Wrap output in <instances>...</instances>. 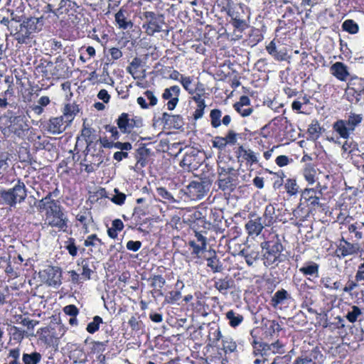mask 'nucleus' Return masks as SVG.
Wrapping results in <instances>:
<instances>
[{
    "instance_id": "f257e3e1",
    "label": "nucleus",
    "mask_w": 364,
    "mask_h": 364,
    "mask_svg": "<svg viewBox=\"0 0 364 364\" xmlns=\"http://www.w3.org/2000/svg\"><path fill=\"white\" fill-rule=\"evenodd\" d=\"M38 208L45 213V224L65 232L68 225V218L60 203L52 198L49 192L46 197L38 201Z\"/></svg>"
},
{
    "instance_id": "f03ea898",
    "label": "nucleus",
    "mask_w": 364,
    "mask_h": 364,
    "mask_svg": "<svg viewBox=\"0 0 364 364\" xmlns=\"http://www.w3.org/2000/svg\"><path fill=\"white\" fill-rule=\"evenodd\" d=\"M261 247L264 251L262 259L265 267L277 265L284 260V256L282 254L284 247L277 237L275 240L262 242Z\"/></svg>"
},
{
    "instance_id": "7ed1b4c3",
    "label": "nucleus",
    "mask_w": 364,
    "mask_h": 364,
    "mask_svg": "<svg viewBox=\"0 0 364 364\" xmlns=\"http://www.w3.org/2000/svg\"><path fill=\"white\" fill-rule=\"evenodd\" d=\"M363 119L362 114L350 112L347 114L345 119H338L334 122L333 129L341 138L347 139L355 128L360 124Z\"/></svg>"
},
{
    "instance_id": "20e7f679",
    "label": "nucleus",
    "mask_w": 364,
    "mask_h": 364,
    "mask_svg": "<svg viewBox=\"0 0 364 364\" xmlns=\"http://www.w3.org/2000/svg\"><path fill=\"white\" fill-rule=\"evenodd\" d=\"M26 196L25 184L18 181L13 188L1 190L0 201L4 205L15 207L17 203H22L26 198Z\"/></svg>"
},
{
    "instance_id": "39448f33",
    "label": "nucleus",
    "mask_w": 364,
    "mask_h": 364,
    "mask_svg": "<svg viewBox=\"0 0 364 364\" xmlns=\"http://www.w3.org/2000/svg\"><path fill=\"white\" fill-rule=\"evenodd\" d=\"M251 343L255 355L265 357L267 359L275 354H284L285 353V346L279 340L268 343L254 339Z\"/></svg>"
},
{
    "instance_id": "423d86ee",
    "label": "nucleus",
    "mask_w": 364,
    "mask_h": 364,
    "mask_svg": "<svg viewBox=\"0 0 364 364\" xmlns=\"http://www.w3.org/2000/svg\"><path fill=\"white\" fill-rule=\"evenodd\" d=\"M218 188L223 191H232L237 186V175L233 168H222L218 172Z\"/></svg>"
},
{
    "instance_id": "0eeeda50",
    "label": "nucleus",
    "mask_w": 364,
    "mask_h": 364,
    "mask_svg": "<svg viewBox=\"0 0 364 364\" xmlns=\"http://www.w3.org/2000/svg\"><path fill=\"white\" fill-rule=\"evenodd\" d=\"M323 360V355L319 348L316 346L310 350H302L293 364H320Z\"/></svg>"
},
{
    "instance_id": "6e6552de",
    "label": "nucleus",
    "mask_w": 364,
    "mask_h": 364,
    "mask_svg": "<svg viewBox=\"0 0 364 364\" xmlns=\"http://www.w3.org/2000/svg\"><path fill=\"white\" fill-rule=\"evenodd\" d=\"M145 17L147 19L146 24L143 26L146 32L149 36H153L156 32L162 30V26L164 23V16L156 15L154 12H146Z\"/></svg>"
},
{
    "instance_id": "1a4fd4ad",
    "label": "nucleus",
    "mask_w": 364,
    "mask_h": 364,
    "mask_svg": "<svg viewBox=\"0 0 364 364\" xmlns=\"http://www.w3.org/2000/svg\"><path fill=\"white\" fill-rule=\"evenodd\" d=\"M118 128L123 133H129L134 127L141 126V121L139 119L131 118L127 113H122L117 119Z\"/></svg>"
},
{
    "instance_id": "9d476101",
    "label": "nucleus",
    "mask_w": 364,
    "mask_h": 364,
    "mask_svg": "<svg viewBox=\"0 0 364 364\" xmlns=\"http://www.w3.org/2000/svg\"><path fill=\"white\" fill-rule=\"evenodd\" d=\"M76 220L77 222L76 226H81L85 233L89 232V227L94 223L90 209L85 207L81 208L76 215Z\"/></svg>"
},
{
    "instance_id": "9b49d317",
    "label": "nucleus",
    "mask_w": 364,
    "mask_h": 364,
    "mask_svg": "<svg viewBox=\"0 0 364 364\" xmlns=\"http://www.w3.org/2000/svg\"><path fill=\"white\" fill-rule=\"evenodd\" d=\"M43 274L49 286H59L61 284V270L59 267L48 266Z\"/></svg>"
},
{
    "instance_id": "f8f14e48",
    "label": "nucleus",
    "mask_w": 364,
    "mask_h": 364,
    "mask_svg": "<svg viewBox=\"0 0 364 364\" xmlns=\"http://www.w3.org/2000/svg\"><path fill=\"white\" fill-rule=\"evenodd\" d=\"M331 74L337 80L346 82L350 77L348 67L342 62H336L330 67Z\"/></svg>"
},
{
    "instance_id": "ddd939ff",
    "label": "nucleus",
    "mask_w": 364,
    "mask_h": 364,
    "mask_svg": "<svg viewBox=\"0 0 364 364\" xmlns=\"http://www.w3.org/2000/svg\"><path fill=\"white\" fill-rule=\"evenodd\" d=\"M69 125L61 116L53 117L48 122L47 131L52 134H59L65 132Z\"/></svg>"
},
{
    "instance_id": "4468645a",
    "label": "nucleus",
    "mask_w": 364,
    "mask_h": 364,
    "mask_svg": "<svg viewBox=\"0 0 364 364\" xmlns=\"http://www.w3.org/2000/svg\"><path fill=\"white\" fill-rule=\"evenodd\" d=\"M264 221L262 222L261 217L250 220L245 225V229L250 236H258L264 227Z\"/></svg>"
},
{
    "instance_id": "2eb2a0df",
    "label": "nucleus",
    "mask_w": 364,
    "mask_h": 364,
    "mask_svg": "<svg viewBox=\"0 0 364 364\" xmlns=\"http://www.w3.org/2000/svg\"><path fill=\"white\" fill-rule=\"evenodd\" d=\"M304 200L309 203L308 205L313 208L321 207L319 196H316V191L314 188H306L301 193V200Z\"/></svg>"
},
{
    "instance_id": "dca6fc26",
    "label": "nucleus",
    "mask_w": 364,
    "mask_h": 364,
    "mask_svg": "<svg viewBox=\"0 0 364 364\" xmlns=\"http://www.w3.org/2000/svg\"><path fill=\"white\" fill-rule=\"evenodd\" d=\"M162 122L168 127L179 129L183 126V119L180 115H172L166 112L163 113Z\"/></svg>"
},
{
    "instance_id": "f3484780",
    "label": "nucleus",
    "mask_w": 364,
    "mask_h": 364,
    "mask_svg": "<svg viewBox=\"0 0 364 364\" xmlns=\"http://www.w3.org/2000/svg\"><path fill=\"white\" fill-rule=\"evenodd\" d=\"M239 255L245 258L248 266H252L259 259V252L250 247L242 250L239 252Z\"/></svg>"
},
{
    "instance_id": "a211bd4d",
    "label": "nucleus",
    "mask_w": 364,
    "mask_h": 364,
    "mask_svg": "<svg viewBox=\"0 0 364 364\" xmlns=\"http://www.w3.org/2000/svg\"><path fill=\"white\" fill-rule=\"evenodd\" d=\"M141 65V60L137 57L133 58L132 62L129 63V65L127 68V71L128 73L132 75L134 79H140L144 78L145 70L142 71V75H138V69Z\"/></svg>"
},
{
    "instance_id": "6ab92c4d",
    "label": "nucleus",
    "mask_w": 364,
    "mask_h": 364,
    "mask_svg": "<svg viewBox=\"0 0 364 364\" xmlns=\"http://www.w3.org/2000/svg\"><path fill=\"white\" fill-rule=\"evenodd\" d=\"M233 281L228 277L223 279H218L214 282V287L223 295H227L228 290L231 289Z\"/></svg>"
},
{
    "instance_id": "aec40b11",
    "label": "nucleus",
    "mask_w": 364,
    "mask_h": 364,
    "mask_svg": "<svg viewBox=\"0 0 364 364\" xmlns=\"http://www.w3.org/2000/svg\"><path fill=\"white\" fill-rule=\"evenodd\" d=\"M341 255L339 257H345L348 255L356 254L360 251V246L358 243L345 242V245L339 247Z\"/></svg>"
},
{
    "instance_id": "412c9836",
    "label": "nucleus",
    "mask_w": 364,
    "mask_h": 364,
    "mask_svg": "<svg viewBox=\"0 0 364 364\" xmlns=\"http://www.w3.org/2000/svg\"><path fill=\"white\" fill-rule=\"evenodd\" d=\"M220 328L218 325H213L210 327L208 333V339L211 346H216L218 341L223 338Z\"/></svg>"
},
{
    "instance_id": "4be33fe9",
    "label": "nucleus",
    "mask_w": 364,
    "mask_h": 364,
    "mask_svg": "<svg viewBox=\"0 0 364 364\" xmlns=\"http://www.w3.org/2000/svg\"><path fill=\"white\" fill-rule=\"evenodd\" d=\"M95 130L86 124L85 122L83 123V128L81 132V136L86 141L87 146H90L96 139Z\"/></svg>"
},
{
    "instance_id": "5701e85b",
    "label": "nucleus",
    "mask_w": 364,
    "mask_h": 364,
    "mask_svg": "<svg viewBox=\"0 0 364 364\" xmlns=\"http://www.w3.org/2000/svg\"><path fill=\"white\" fill-rule=\"evenodd\" d=\"M267 52L272 55L277 60H284L286 59L287 53L285 50H277L276 44L272 41L266 47Z\"/></svg>"
},
{
    "instance_id": "b1692460",
    "label": "nucleus",
    "mask_w": 364,
    "mask_h": 364,
    "mask_svg": "<svg viewBox=\"0 0 364 364\" xmlns=\"http://www.w3.org/2000/svg\"><path fill=\"white\" fill-rule=\"evenodd\" d=\"M32 33L28 32L26 27H23L22 24L20 25L19 30L14 34L15 39L21 44H27L31 38Z\"/></svg>"
},
{
    "instance_id": "393cba45",
    "label": "nucleus",
    "mask_w": 364,
    "mask_h": 364,
    "mask_svg": "<svg viewBox=\"0 0 364 364\" xmlns=\"http://www.w3.org/2000/svg\"><path fill=\"white\" fill-rule=\"evenodd\" d=\"M115 21L119 28L127 29L132 26V23L127 21L125 16V11L120 9L115 14Z\"/></svg>"
},
{
    "instance_id": "a878e982",
    "label": "nucleus",
    "mask_w": 364,
    "mask_h": 364,
    "mask_svg": "<svg viewBox=\"0 0 364 364\" xmlns=\"http://www.w3.org/2000/svg\"><path fill=\"white\" fill-rule=\"evenodd\" d=\"M225 315L229 321L230 326L233 328L238 326L244 320L242 315L235 312L233 310L228 311Z\"/></svg>"
},
{
    "instance_id": "bb28decb",
    "label": "nucleus",
    "mask_w": 364,
    "mask_h": 364,
    "mask_svg": "<svg viewBox=\"0 0 364 364\" xmlns=\"http://www.w3.org/2000/svg\"><path fill=\"white\" fill-rule=\"evenodd\" d=\"M266 337L272 336L274 333H279L282 328L278 322L274 320H267L264 323Z\"/></svg>"
},
{
    "instance_id": "cd10ccee",
    "label": "nucleus",
    "mask_w": 364,
    "mask_h": 364,
    "mask_svg": "<svg viewBox=\"0 0 364 364\" xmlns=\"http://www.w3.org/2000/svg\"><path fill=\"white\" fill-rule=\"evenodd\" d=\"M190 193L197 198H201L205 195L204 186L200 182L193 181L188 186Z\"/></svg>"
},
{
    "instance_id": "c85d7f7f",
    "label": "nucleus",
    "mask_w": 364,
    "mask_h": 364,
    "mask_svg": "<svg viewBox=\"0 0 364 364\" xmlns=\"http://www.w3.org/2000/svg\"><path fill=\"white\" fill-rule=\"evenodd\" d=\"M39 22V18L31 17L26 21H23L21 24L28 29V32L33 33L41 30Z\"/></svg>"
},
{
    "instance_id": "c756f323",
    "label": "nucleus",
    "mask_w": 364,
    "mask_h": 364,
    "mask_svg": "<svg viewBox=\"0 0 364 364\" xmlns=\"http://www.w3.org/2000/svg\"><path fill=\"white\" fill-rule=\"evenodd\" d=\"M275 214V208L273 205L269 204L266 206L265 210L263 215L264 224L265 226H270L274 222V215Z\"/></svg>"
},
{
    "instance_id": "7c9ffc66",
    "label": "nucleus",
    "mask_w": 364,
    "mask_h": 364,
    "mask_svg": "<svg viewBox=\"0 0 364 364\" xmlns=\"http://www.w3.org/2000/svg\"><path fill=\"white\" fill-rule=\"evenodd\" d=\"M239 154L248 162L251 164H255L258 161L257 154L252 151L251 149H247L244 148L242 146H240L238 148Z\"/></svg>"
},
{
    "instance_id": "2f4dec72",
    "label": "nucleus",
    "mask_w": 364,
    "mask_h": 364,
    "mask_svg": "<svg viewBox=\"0 0 364 364\" xmlns=\"http://www.w3.org/2000/svg\"><path fill=\"white\" fill-rule=\"evenodd\" d=\"M318 264L311 262L306 265L301 267L299 271L304 275L318 277Z\"/></svg>"
},
{
    "instance_id": "473e14b6",
    "label": "nucleus",
    "mask_w": 364,
    "mask_h": 364,
    "mask_svg": "<svg viewBox=\"0 0 364 364\" xmlns=\"http://www.w3.org/2000/svg\"><path fill=\"white\" fill-rule=\"evenodd\" d=\"M288 297V293L284 289L278 290L271 299V304L274 307H277L279 304L283 303V301Z\"/></svg>"
},
{
    "instance_id": "72a5a7b5",
    "label": "nucleus",
    "mask_w": 364,
    "mask_h": 364,
    "mask_svg": "<svg viewBox=\"0 0 364 364\" xmlns=\"http://www.w3.org/2000/svg\"><path fill=\"white\" fill-rule=\"evenodd\" d=\"M342 29L350 34H355L359 31V26L352 19H347L342 23Z\"/></svg>"
},
{
    "instance_id": "f704fd0d",
    "label": "nucleus",
    "mask_w": 364,
    "mask_h": 364,
    "mask_svg": "<svg viewBox=\"0 0 364 364\" xmlns=\"http://www.w3.org/2000/svg\"><path fill=\"white\" fill-rule=\"evenodd\" d=\"M9 333L12 338L17 342H21L26 335V332L24 330L16 326H11L9 329Z\"/></svg>"
},
{
    "instance_id": "c9c22d12",
    "label": "nucleus",
    "mask_w": 364,
    "mask_h": 364,
    "mask_svg": "<svg viewBox=\"0 0 364 364\" xmlns=\"http://www.w3.org/2000/svg\"><path fill=\"white\" fill-rule=\"evenodd\" d=\"M180 92V87L178 85H173L164 90L162 97L164 100H171L174 97H179Z\"/></svg>"
},
{
    "instance_id": "e433bc0d",
    "label": "nucleus",
    "mask_w": 364,
    "mask_h": 364,
    "mask_svg": "<svg viewBox=\"0 0 364 364\" xmlns=\"http://www.w3.org/2000/svg\"><path fill=\"white\" fill-rule=\"evenodd\" d=\"M223 348L225 353H232L236 350L237 344L232 338L225 336L223 338Z\"/></svg>"
},
{
    "instance_id": "4c0bfd02",
    "label": "nucleus",
    "mask_w": 364,
    "mask_h": 364,
    "mask_svg": "<svg viewBox=\"0 0 364 364\" xmlns=\"http://www.w3.org/2000/svg\"><path fill=\"white\" fill-rule=\"evenodd\" d=\"M75 106L67 105L65 107L63 115L61 117L63 118V119L65 121L67 124H70L72 121L74 119L75 117Z\"/></svg>"
},
{
    "instance_id": "58836bf2",
    "label": "nucleus",
    "mask_w": 364,
    "mask_h": 364,
    "mask_svg": "<svg viewBox=\"0 0 364 364\" xmlns=\"http://www.w3.org/2000/svg\"><path fill=\"white\" fill-rule=\"evenodd\" d=\"M222 112L218 109H214L211 110L210 114L211 125L214 128H218L221 124Z\"/></svg>"
},
{
    "instance_id": "ea45409f",
    "label": "nucleus",
    "mask_w": 364,
    "mask_h": 364,
    "mask_svg": "<svg viewBox=\"0 0 364 364\" xmlns=\"http://www.w3.org/2000/svg\"><path fill=\"white\" fill-rule=\"evenodd\" d=\"M150 279L151 287L156 291H160L166 284V280L161 275H154Z\"/></svg>"
},
{
    "instance_id": "a19ab883",
    "label": "nucleus",
    "mask_w": 364,
    "mask_h": 364,
    "mask_svg": "<svg viewBox=\"0 0 364 364\" xmlns=\"http://www.w3.org/2000/svg\"><path fill=\"white\" fill-rule=\"evenodd\" d=\"M316 171L311 165H307L304 169V176L309 183L313 184L315 182Z\"/></svg>"
},
{
    "instance_id": "79ce46f5",
    "label": "nucleus",
    "mask_w": 364,
    "mask_h": 364,
    "mask_svg": "<svg viewBox=\"0 0 364 364\" xmlns=\"http://www.w3.org/2000/svg\"><path fill=\"white\" fill-rule=\"evenodd\" d=\"M180 82L182 85L183 87L190 95H193L196 92V90H193V88L191 87V84L193 82V77L185 75L181 76L180 79Z\"/></svg>"
},
{
    "instance_id": "37998d69",
    "label": "nucleus",
    "mask_w": 364,
    "mask_h": 364,
    "mask_svg": "<svg viewBox=\"0 0 364 364\" xmlns=\"http://www.w3.org/2000/svg\"><path fill=\"white\" fill-rule=\"evenodd\" d=\"M285 189L290 196L296 195L299 191V186L296 184V180L289 178L285 183Z\"/></svg>"
},
{
    "instance_id": "c03bdc74",
    "label": "nucleus",
    "mask_w": 364,
    "mask_h": 364,
    "mask_svg": "<svg viewBox=\"0 0 364 364\" xmlns=\"http://www.w3.org/2000/svg\"><path fill=\"white\" fill-rule=\"evenodd\" d=\"M102 323V318L99 316H95L93 321L87 324L86 330L90 333H94L99 330L100 324Z\"/></svg>"
},
{
    "instance_id": "a18cd8bd",
    "label": "nucleus",
    "mask_w": 364,
    "mask_h": 364,
    "mask_svg": "<svg viewBox=\"0 0 364 364\" xmlns=\"http://www.w3.org/2000/svg\"><path fill=\"white\" fill-rule=\"evenodd\" d=\"M321 130V128L319 124L318 123V122H316L315 123H312L309 125L308 128V133L311 136V137L316 139L319 136Z\"/></svg>"
},
{
    "instance_id": "49530a36",
    "label": "nucleus",
    "mask_w": 364,
    "mask_h": 364,
    "mask_svg": "<svg viewBox=\"0 0 364 364\" xmlns=\"http://www.w3.org/2000/svg\"><path fill=\"white\" fill-rule=\"evenodd\" d=\"M361 314V311L357 306H352V311H349L346 315V318L350 322L354 323L357 321L358 317Z\"/></svg>"
},
{
    "instance_id": "de8ad7c7",
    "label": "nucleus",
    "mask_w": 364,
    "mask_h": 364,
    "mask_svg": "<svg viewBox=\"0 0 364 364\" xmlns=\"http://www.w3.org/2000/svg\"><path fill=\"white\" fill-rule=\"evenodd\" d=\"M163 73L168 74V78L177 80L179 82L181 77L183 76V75H181L178 70H173L171 67H166L164 70Z\"/></svg>"
},
{
    "instance_id": "09e8293b",
    "label": "nucleus",
    "mask_w": 364,
    "mask_h": 364,
    "mask_svg": "<svg viewBox=\"0 0 364 364\" xmlns=\"http://www.w3.org/2000/svg\"><path fill=\"white\" fill-rule=\"evenodd\" d=\"M65 248L68 251L69 254L75 257L77 253V247L75 245V240L73 237H70L68 240L66 242Z\"/></svg>"
},
{
    "instance_id": "8fccbe9b",
    "label": "nucleus",
    "mask_w": 364,
    "mask_h": 364,
    "mask_svg": "<svg viewBox=\"0 0 364 364\" xmlns=\"http://www.w3.org/2000/svg\"><path fill=\"white\" fill-rule=\"evenodd\" d=\"M81 265L82 268V272L81 273L82 276L84 277L86 279H90V274L92 272V270L90 267L89 259H83L81 261Z\"/></svg>"
},
{
    "instance_id": "3c124183",
    "label": "nucleus",
    "mask_w": 364,
    "mask_h": 364,
    "mask_svg": "<svg viewBox=\"0 0 364 364\" xmlns=\"http://www.w3.org/2000/svg\"><path fill=\"white\" fill-rule=\"evenodd\" d=\"M115 194L111 198V200L117 205H122L126 199V195L119 192L117 189H114Z\"/></svg>"
},
{
    "instance_id": "603ef678",
    "label": "nucleus",
    "mask_w": 364,
    "mask_h": 364,
    "mask_svg": "<svg viewBox=\"0 0 364 364\" xmlns=\"http://www.w3.org/2000/svg\"><path fill=\"white\" fill-rule=\"evenodd\" d=\"M101 240L99 239L97 235L93 234L87 237V238L85 240L84 245L86 247L90 246H96L97 245H101Z\"/></svg>"
},
{
    "instance_id": "864d4df0",
    "label": "nucleus",
    "mask_w": 364,
    "mask_h": 364,
    "mask_svg": "<svg viewBox=\"0 0 364 364\" xmlns=\"http://www.w3.org/2000/svg\"><path fill=\"white\" fill-rule=\"evenodd\" d=\"M207 262H208V264H207L208 267L211 268V269L214 272H218L220 271L221 268L218 265L219 262H218V259H217L216 256L208 258Z\"/></svg>"
},
{
    "instance_id": "5fc2aeb1",
    "label": "nucleus",
    "mask_w": 364,
    "mask_h": 364,
    "mask_svg": "<svg viewBox=\"0 0 364 364\" xmlns=\"http://www.w3.org/2000/svg\"><path fill=\"white\" fill-rule=\"evenodd\" d=\"M234 108L242 117L249 116L253 111V109L250 107H240V105H234Z\"/></svg>"
},
{
    "instance_id": "6e6d98bb",
    "label": "nucleus",
    "mask_w": 364,
    "mask_h": 364,
    "mask_svg": "<svg viewBox=\"0 0 364 364\" xmlns=\"http://www.w3.org/2000/svg\"><path fill=\"white\" fill-rule=\"evenodd\" d=\"M63 311L65 314L69 315L70 316H77L79 313L78 309L73 304L68 305L64 307Z\"/></svg>"
},
{
    "instance_id": "4d7b16f0",
    "label": "nucleus",
    "mask_w": 364,
    "mask_h": 364,
    "mask_svg": "<svg viewBox=\"0 0 364 364\" xmlns=\"http://www.w3.org/2000/svg\"><path fill=\"white\" fill-rule=\"evenodd\" d=\"M39 321L35 320H31L28 318H22L20 323L24 326H26L28 330L33 329L34 327L38 324Z\"/></svg>"
},
{
    "instance_id": "13d9d810",
    "label": "nucleus",
    "mask_w": 364,
    "mask_h": 364,
    "mask_svg": "<svg viewBox=\"0 0 364 364\" xmlns=\"http://www.w3.org/2000/svg\"><path fill=\"white\" fill-rule=\"evenodd\" d=\"M226 145V141L222 136H216L213 141V146L220 149H223Z\"/></svg>"
},
{
    "instance_id": "bf43d9fd",
    "label": "nucleus",
    "mask_w": 364,
    "mask_h": 364,
    "mask_svg": "<svg viewBox=\"0 0 364 364\" xmlns=\"http://www.w3.org/2000/svg\"><path fill=\"white\" fill-rule=\"evenodd\" d=\"M237 134L233 130H229L226 136L224 137L226 141V144L234 145L237 142Z\"/></svg>"
},
{
    "instance_id": "052dcab7",
    "label": "nucleus",
    "mask_w": 364,
    "mask_h": 364,
    "mask_svg": "<svg viewBox=\"0 0 364 364\" xmlns=\"http://www.w3.org/2000/svg\"><path fill=\"white\" fill-rule=\"evenodd\" d=\"M141 247V242L140 241L129 240L127 243V248L129 250L136 252Z\"/></svg>"
},
{
    "instance_id": "680f3d73",
    "label": "nucleus",
    "mask_w": 364,
    "mask_h": 364,
    "mask_svg": "<svg viewBox=\"0 0 364 364\" xmlns=\"http://www.w3.org/2000/svg\"><path fill=\"white\" fill-rule=\"evenodd\" d=\"M290 357L288 355L277 356L271 364H290Z\"/></svg>"
},
{
    "instance_id": "e2e57ef3",
    "label": "nucleus",
    "mask_w": 364,
    "mask_h": 364,
    "mask_svg": "<svg viewBox=\"0 0 364 364\" xmlns=\"http://www.w3.org/2000/svg\"><path fill=\"white\" fill-rule=\"evenodd\" d=\"M113 145H114V148L119 149L121 151H124V150L128 151V150L132 149V146L129 142L117 141Z\"/></svg>"
},
{
    "instance_id": "0e129e2a",
    "label": "nucleus",
    "mask_w": 364,
    "mask_h": 364,
    "mask_svg": "<svg viewBox=\"0 0 364 364\" xmlns=\"http://www.w3.org/2000/svg\"><path fill=\"white\" fill-rule=\"evenodd\" d=\"M229 15L232 17V26L236 28L242 30L245 26V21L242 19L237 18V17H233L231 14Z\"/></svg>"
},
{
    "instance_id": "69168bd1",
    "label": "nucleus",
    "mask_w": 364,
    "mask_h": 364,
    "mask_svg": "<svg viewBox=\"0 0 364 364\" xmlns=\"http://www.w3.org/2000/svg\"><path fill=\"white\" fill-rule=\"evenodd\" d=\"M157 193L159 196H161L164 199H166L171 201L174 200L172 195L164 188H158Z\"/></svg>"
},
{
    "instance_id": "338daca9",
    "label": "nucleus",
    "mask_w": 364,
    "mask_h": 364,
    "mask_svg": "<svg viewBox=\"0 0 364 364\" xmlns=\"http://www.w3.org/2000/svg\"><path fill=\"white\" fill-rule=\"evenodd\" d=\"M289 161L290 159L285 155H280L275 160L276 164L280 167L288 165Z\"/></svg>"
},
{
    "instance_id": "774afa93",
    "label": "nucleus",
    "mask_w": 364,
    "mask_h": 364,
    "mask_svg": "<svg viewBox=\"0 0 364 364\" xmlns=\"http://www.w3.org/2000/svg\"><path fill=\"white\" fill-rule=\"evenodd\" d=\"M144 95L149 100L150 106H155L157 104L158 100L152 91L146 90Z\"/></svg>"
}]
</instances>
